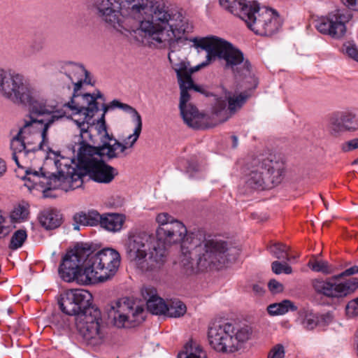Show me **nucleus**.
Masks as SVG:
<instances>
[{"label":"nucleus","instance_id":"48","mask_svg":"<svg viewBox=\"0 0 358 358\" xmlns=\"http://www.w3.org/2000/svg\"><path fill=\"white\" fill-rule=\"evenodd\" d=\"M105 230L110 232H119L121 231L123 225H100Z\"/></svg>","mask_w":358,"mask_h":358},{"label":"nucleus","instance_id":"60","mask_svg":"<svg viewBox=\"0 0 358 358\" xmlns=\"http://www.w3.org/2000/svg\"><path fill=\"white\" fill-rule=\"evenodd\" d=\"M353 164H358V158L356 159L353 162H352Z\"/></svg>","mask_w":358,"mask_h":358},{"label":"nucleus","instance_id":"32","mask_svg":"<svg viewBox=\"0 0 358 358\" xmlns=\"http://www.w3.org/2000/svg\"><path fill=\"white\" fill-rule=\"evenodd\" d=\"M178 358H207L206 353L196 343L187 344L185 352L178 354Z\"/></svg>","mask_w":358,"mask_h":358},{"label":"nucleus","instance_id":"16","mask_svg":"<svg viewBox=\"0 0 358 358\" xmlns=\"http://www.w3.org/2000/svg\"><path fill=\"white\" fill-rule=\"evenodd\" d=\"M82 99L85 101L86 105L88 106V107L85 108L84 106H81L80 109L78 110L79 113L78 115H83V117L80 119H75L73 121L80 130L81 138L84 139L87 137H90L89 131V121L92 119L95 113L99 110L97 99H103V96L100 91H97L96 93L83 94Z\"/></svg>","mask_w":358,"mask_h":358},{"label":"nucleus","instance_id":"58","mask_svg":"<svg viewBox=\"0 0 358 358\" xmlns=\"http://www.w3.org/2000/svg\"><path fill=\"white\" fill-rule=\"evenodd\" d=\"M66 322L64 320H62V322L59 324V327L63 328L66 326Z\"/></svg>","mask_w":358,"mask_h":358},{"label":"nucleus","instance_id":"50","mask_svg":"<svg viewBox=\"0 0 358 358\" xmlns=\"http://www.w3.org/2000/svg\"><path fill=\"white\" fill-rule=\"evenodd\" d=\"M6 171V165L4 160L0 158V176Z\"/></svg>","mask_w":358,"mask_h":358},{"label":"nucleus","instance_id":"33","mask_svg":"<svg viewBox=\"0 0 358 358\" xmlns=\"http://www.w3.org/2000/svg\"><path fill=\"white\" fill-rule=\"evenodd\" d=\"M166 314L171 317H179L182 316L187 310L186 306L180 301H171L167 305Z\"/></svg>","mask_w":358,"mask_h":358},{"label":"nucleus","instance_id":"2","mask_svg":"<svg viewBox=\"0 0 358 358\" xmlns=\"http://www.w3.org/2000/svg\"><path fill=\"white\" fill-rule=\"evenodd\" d=\"M94 6L116 30H140L159 48L171 49L188 27L182 14L162 0H96Z\"/></svg>","mask_w":358,"mask_h":358},{"label":"nucleus","instance_id":"30","mask_svg":"<svg viewBox=\"0 0 358 358\" xmlns=\"http://www.w3.org/2000/svg\"><path fill=\"white\" fill-rule=\"evenodd\" d=\"M27 239V231L23 229H17L11 235L8 247L12 251L17 250L23 246Z\"/></svg>","mask_w":358,"mask_h":358},{"label":"nucleus","instance_id":"11","mask_svg":"<svg viewBox=\"0 0 358 358\" xmlns=\"http://www.w3.org/2000/svg\"><path fill=\"white\" fill-rule=\"evenodd\" d=\"M143 307L129 297L116 301L109 310L115 326L118 328H131L143 322L145 317Z\"/></svg>","mask_w":358,"mask_h":358},{"label":"nucleus","instance_id":"47","mask_svg":"<svg viewBox=\"0 0 358 358\" xmlns=\"http://www.w3.org/2000/svg\"><path fill=\"white\" fill-rule=\"evenodd\" d=\"M348 8L358 11V0H341Z\"/></svg>","mask_w":358,"mask_h":358},{"label":"nucleus","instance_id":"46","mask_svg":"<svg viewBox=\"0 0 358 358\" xmlns=\"http://www.w3.org/2000/svg\"><path fill=\"white\" fill-rule=\"evenodd\" d=\"M187 172L192 176L199 171V165L195 158H192L187 162Z\"/></svg>","mask_w":358,"mask_h":358},{"label":"nucleus","instance_id":"27","mask_svg":"<svg viewBox=\"0 0 358 358\" xmlns=\"http://www.w3.org/2000/svg\"><path fill=\"white\" fill-rule=\"evenodd\" d=\"M220 6L227 10L229 12L234 15H237L239 17L243 20L242 16V6H249L251 1H247L246 0H234L233 2H230L229 0H219Z\"/></svg>","mask_w":358,"mask_h":358},{"label":"nucleus","instance_id":"39","mask_svg":"<svg viewBox=\"0 0 358 358\" xmlns=\"http://www.w3.org/2000/svg\"><path fill=\"white\" fill-rule=\"evenodd\" d=\"M287 261L280 262L278 261H274L271 264L272 271L277 274H281L282 273L285 274H290L292 272V267L287 263Z\"/></svg>","mask_w":358,"mask_h":358},{"label":"nucleus","instance_id":"1","mask_svg":"<svg viewBox=\"0 0 358 358\" xmlns=\"http://www.w3.org/2000/svg\"><path fill=\"white\" fill-rule=\"evenodd\" d=\"M166 229L159 225L156 236L143 231L129 236V255L142 271H159L167 259L166 244L176 243H181L180 264L187 275L197 268L204 270L228 260L225 241L216 238L206 239L201 232L187 234L186 225Z\"/></svg>","mask_w":358,"mask_h":358},{"label":"nucleus","instance_id":"28","mask_svg":"<svg viewBox=\"0 0 358 358\" xmlns=\"http://www.w3.org/2000/svg\"><path fill=\"white\" fill-rule=\"evenodd\" d=\"M39 224H62V215L57 209H45L38 215Z\"/></svg>","mask_w":358,"mask_h":358},{"label":"nucleus","instance_id":"19","mask_svg":"<svg viewBox=\"0 0 358 358\" xmlns=\"http://www.w3.org/2000/svg\"><path fill=\"white\" fill-rule=\"evenodd\" d=\"M248 96L243 93L237 96L229 95L225 98H218L213 108V113L222 118V121H226L243 106Z\"/></svg>","mask_w":358,"mask_h":358},{"label":"nucleus","instance_id":"61","mask_svg":"<svg viewBox=\"0 0 358 358\" xmlns=\"http://www.w3.org/2000/svg\"><path fill=\"white\" fill-rule=\"evenodd\" d=\"M62 316L61 315H56L54 317V320H57L59 317H61Z\"/></svg>","mask_w":358,"mask_h":358},{"label":"nucleus","instance_id":"53","mask_svg":"<svg viewBox=\"0 0 358 358\" xmlns=\"http://www.w3.org/2000/svg\"><path fill=\"white\" fill-rule=\"evenodd\" d=\"M6 229L4 225H0V238L6 234V233L4 231Z\"/></svg>","mask_w":358,"mask_h":358},{"label":"nucleus","instance_id":"18","mask_svg":"<svg viewBox=\"0 0 358 358\" xmlns=\"http://www.w3.org/2000/svg\"><path fill=\"white\" fill-rule=\"evenodd\" d=\"M176 57V52L174 50H171L168 55L169 60L171 64L172 68L176 73L177 78H181L184 83L189 90H194L196 92H201V87L194 84L192 75L206 66L208 62H202L194 67L189 66V63L185 61L176 62L174 57Z\"/></svg>","mask_w":358,"mask_h":358},{"label":"nucleus","instance_id":"26","mask_svg":"<svg viewBox=\"0 0 358 358\" xmlns=\"http://www.w3.org/2000/svg\"><path fill=\"white\" fill-rule=\"evenodd\" d=\"M71 82L74 85L73 96L71 101L66 103L64 106L70 108L73 115H78L79 113L78 110H80L81 108L78 101H79V99H83V94H80L79 91L80 90L84 82L83 81V79H78L75 80V81Z\"/></svg>","mask_w":358,"mask_h":358},{"label":"nucleus","instance_id":"3","mask_svg":"<svg viewBox=\"0 0 358 358\" xmlns=\"http://www.w3.org/2000/svg\"><path fill=\"white\" fill-rule=\"evenodd\" d=\"M87 138H82L80 148L78 152V169L67 165L63 164L59 160H55V164L58 169V176L52 174L48 177L41 171H32L28 169L25 171V176L22 180L27 181L25 185L31 188L41 187L45 189H50L52 181L64 182L69 184V188L73 189L76 188L73 183L76 182H82V177L86 174L94 180L99 183L108 184L111 182L115 176L118 175V171L108 165L102 159H98L94 157L97 155V151L94 146L86 143Z\"/></svg>","mask_w":358,"mask_h":358},{"label":"nucleus","instance_id":"14","mask_svg":"<svg viewBox=\"0 0 358 358\" xmlns=\"http://www.w3.org/2000/svg\"><path fill=\"white\" fill-rule=\"evenodd\" d=\"M109 110V106L106 104L103 105V114L101 117L96 120L90 122V127H94L97 134L101 136V141L102 145L98 147H94L97 151V154L100 157H106L108 160L118 157L117 150H120V152H124L127 149L124 144H122L117 139L113 138V136L110 135L107 130V125L105 120V115L107 111ZM90 127H89L90 129Z\"/></svg>","mask_w":358,"mask_h":358},{"label":"nucleus","instance_id":"51","mask_svg":"<svg viewBox=\"0 0 358 358\" xmlns=\"http://www.w3.org/2000/svg\"><path fill=\"white\" fill-rule=\"evenodd\" d=\"M45 231H50L57 229L60 225H40Z\"/></svg>","mask_w":358,"mask_h":358},{"label":"nucleus","instance_id":"29","mask_svg":"<svg viewBox=\"0 0 358 358\" xmlns=\"http://www.w3.org/2000/svg\"><path fill=\"white\" fill-rule=\"evenodd\" d=\"M29 215V207L27 204L19 203L14 206L10 213V221L15 222H24L28 220Z\"/></svg>","mask_w":358,"mask_h":358},{"label":"nucleus","instance_id":"31","mask_svg":"<svg viewBox=\"0 0 358 358\" xmlns=\"http://www.w3.org/2000/svg\"><path fill=\"white\" fill-rule=\"evenodd\" d=\"M268 250L275 258L289 261L290 257L288 254L289 248L282 243H274L268 246Z\"/></svg>","mask_w":358,"mask_h":358},{"label":"nucleus","instance_id":"8","mask_svg":"<svg viewBox=\"0 0 358 358\" xmlns=\"http://www.w3.org/2000/svg\"><path fill=\"white\" fill-rule=\"evenodd\" d=\"M249 170L245 180L246 187L263 191L270 189L282 182L285 165L275 155H261L252 160Z\"/></svg>","mask_w":358,"mask_h":358},{"label":"nucleus","instance_id":"9","mask_svg":"<svg viewBox=\"0 0 358 358\" xmlns=\"http://www.w3.org/2000/svg\"><path fill=\"white\" fill-rule=\"evenodd\" d=\"M243 20L255 34L271 36L280 28L282 23L275 10L259 8L256 1H251L249 6H243Z\"/></svg>","mask_w":358,"mask_h":358},{"label":"nucleus","instance_id":"55","mask_svg":"<svg viewBox=\"0 0 358 358\" xmlns=\"http://www.w3.org/2000/svg\"><path fill=\"white\" fill-rule=\"evenodd\" d=\"M232 140H233V148H236L238 145V138L236 136H232Z\"/></svg>","mask_w":358,"mask_h":358},{"label":"nucleus","instance_id":"6","mask_svg":"<svg viewBox=\"0 0 358 358\" xmlns=\"http://www.w3.org/2000/svg\"><path fill=\"white\" fill-rule=\"evenodd\" d=\"M196 48H201L207 52L206 60L208 65L216 57L223 59L226 62V68H230L236 76H247L250 75L251 64L248 60H244L243 52L233 45L217 36H210L203 38L190 39Z\"/></svg>","mask_w":358,"mask_h":358},{"label":"nucleus","instance_id":"13","mask_svg":"<svg viewBox=\"0 0 358 358\" xmlns=\"http://www.w3.org/2000/svg\"><path fill=\"white\" fill-rule=\"evenodd\" d=\"M60 309L68 315L76 317L87 313L90 308H97L92 305V296L90 292L83 289H73L61 294L58 301Z\"/></svg>","mask_w":358,"mask_h":358},{"label":"nucleus","instance_id":"12","mask_svg":"<svg viewBox=\"0 0 358 358\" xmlns=\"http://www.w3.org/2000/svg\"><path fill=\"white\" fill-rule=\"evenodd\" d=\"M76 324L80 336L87 345H98L104 338L103 325L100 310L90 308L87 313L76 317Z\"/></svg>","mask_w":358,"mask_h":358},{"label":"nucleus","instance_id":"15","mask_svg":"<svg viewBox=\"0 0 358 358\" xmlns=\"http://www.w3.org/2000/svg\"><path fill=\"white\" fill-rule=\"evenodd\" d=\"M352 15L346 9H337L326 16L320 17L315 24L317 30L321 34L329 35L335 38L343 37L346 32V24Z\"/></svg>","mask_w":358,"mask_h":358},{"label":"nucleus","instance_id":"34","mask_svg":"<svg viewBox=\"0 0 358 358\" xmlns=\"http://www.w3.org/2000/svg\"><path fill=\"white\" fill-rule=\"evenodd\" d=\"M107 106H109V108H118L125 113L130 114L133 122L142 120L139 113L134 108L127 103H122L120 101L115 99Z\"/></svg>","mask_w":358,"mask_h":358},{"label":"nucleus","instance_id":"49","mask_svg":"<svg viewBox=\"0 0 358 358\" xmlns=\"http://www.w3.org/2000/svg\"><path fill=\"white\" fill-rule=\"evenodd\" d=\"M85 73H85L84 76L83 77V81L84 82V83L93 85V83H92V79H91V76H90V72H88L85 69Z\"/></svg>","mask_w":358,"mask_h":358},{"label":"nucleus","instance_id":"42","mask_svg":"<svg viewBox=\"0 0 358 358\" xmlns=\"http://www.w3.org/2000/svg\"><path fill=\"white\" fill-rule=\"evenodd\" d=\"M346 314L349 317L358 315V297L351 300L346 306Z\"/></svg>","mask_w":358,"mask_h":358},{"label":"nucleus","instance_id":"35","mask_svg":"<svg viewBox=\"0 0 358 358\" xmlns=\"http://www.w3.org/2000/svg\"><path fill=\"white\" fill-rule=\"evenodd\" d=\"M135 124V129L134 130V133L132 134H130L124 141V143H121L122 144H124L125 146L127 148H131L135 144V143L137 141L138 138L140 136V134L142 131V120L134 122H133Z\"/></svg>","mask_w":358,"mask_h":358},{"label":"nucleus","instance_id":"45","mask_svg":"<svg viewBox=\"0 0 358 358\" xmlns=\"http://www.w3.org/2000/svg\"><path fill=\"white\" fill-rule=\"evenodd\" d=\"M268 287L269 290L273 294H277L282 292L283 290V285L280 282L277 281L275 279L271 280L268 283Z\"/></svg>","mask_w":358,"mask_h":358},{"label":"nucleus","instance_id":"21","mask_svg":"<svg viewBox=\"0 0 358 358\" xmlns=\"http://www.w3.org/2000/svg\"><path fill=\"white\" fill-rule=\"evenodd\" d=\"M178 82L180 90L179 108L181 116L188 126L194 127V120L198 117V110L193 105L187 104L190 99V94L188 92L189 90L187 87L184 81L181 78H178Z\"/></svg>","mask_w":358,"mask_h":358},{"label":"nucleus","instance_id":"43","mask_svg":"<svg viewBox=\"0 0 358 358\" xmlns=\"http://www.w3.org/2000/svg\"><path fill=\"white\" fill-rule=\"evenodd\" d=\"M341 149L343 152H348L358 149V138L344 142L341 144Z\"/></svg>","mask_w":358,"mask_h":358},{"label":"nucleus","instance_id":"24","mask_svg":"<svg viewBox=\"0 0 358 358\" xmlns=\"http://www.w3.org/2000/svg\"><path fill=\"white\" fill-rule=\"evenodd\" d=\"M297 322L306 330H313L318 326L317 313L308 310H301L299 312Z\"/></svg>","mask_w":358,"mask_h":358},{"label":"nucleus","instance_id":"41","mask_svg":"<svg viewBox=\"0 0 358 358\" xmlns=\"http://www.w3.org/2000/svg\"><path fill=\"white\" fill-rule=\"evenodd\" d=\"M285 350L282 344H277L273 346L268 353V358H285Z\"/></svg>","mask_w":358,"mask_h":358},{"label":"nucleus","instance_id":"56","mask_svg":"<svg viewBox=\"0 0 358 358\" xmlns=\"http://www.w3.org/2000/svg\"><path fill=\"white\" fill-rule=\"evenodd\" d=\"M6 222V217L3 215L1 210H0V224H3Z\"/></svg>","mask_w":358,"mask_h":358},{"label":"nucleus","instance_id":"4","mask_svg":"<svg viewBox=\"0 0 358 358\" xmlns=\"http://www.w3.org/2000/svg\"><path fill=\"white\" fill-rule=\"evenodd\" d=\"M120 264V255L112 248L96 252L87 243H78L68 251L59 267V274L66 282L83 284L104 282L115 275Z\"/></svg>","mask_w":358,"mask_h":358},{"label":"nucleus","instance_id":"5","mask_svg":"<svg viewBox=\"0 0 358 358\" xmlns=\"http://www.w3.org/2000/svg\"><path fill=\"white\" fill-rule=\"evenodd\" d=\"M0 95L15 105L29 106L31 122H26L25 127H29L32 122L43 124V120H37L34 117L50 115L41 132L39 149H42L50 126L63 117L65 113L55 111V108L48 105L46 99L36 95L35 89L23 74L12 69L0 68Z\"/></svg>","mask_w":358,"mask_h":358},{"label":"nucleus","instance_id":"17","mask_svg":"<svg viewBox=\"0 0 358 358\" xmlns=\"http://www.w3.org/2000/svg\"><path fill=\"white\" fill-rule=\"evenodd\" d=\"M328 128L334 136H338L343 132L358 131V115L351 111L333 113L329 118Z\"/></svg>","mask_w":358,"mask_h":358},{"label":"nucleus","instance_id":"54","mask_svg":"<svg viewBox=\"0 0 358 358\" xmlns=\"http://www.w3.org/2000/svg\"><path fill=\"white\" fill-rule=\"evenodd\" d=\"M253 290L257 293H261L262 291V289L259 285H253Z\"/></svg>","mask_w":358,"mask_h":358},{"label":"nucleus","instance_id":"62","mask_svg":"<svg viewBox=\"0 0 358 358\" xmlns=\"http://www.w3.org/2000/svg\"><path fill=\"white\" fill-rule=\"evenodd\" d=\"M323 224H327V221H325L322 223Z\"/></svg>","mask_w":358,"mask_h":358},{"label":"nucleus","instance_id":"23","mask_svg":"<svg viewBox=\"0 0 358 358\" xmlns=\"http://www.w3.org/2000/svg\"><path fill=\"white\" fill-rule=\"evenodd\" d=\"M60 73L66 76L71 81L83 79L85 73H86L85 69L83 65L71 62H65L62 64Z\"/></svg>","mask_w":358,"mask_h":358},{"label":"nucleus","instance_id":"22","mask_svg":"<svg viewBox=\"0 0 358 358\" xmlns=\"http://www.w3.org/2000/svg\"><path fill=\"white\" fill-rule=\"evenodd\" d=\"M142 296L146 301L148 310L153 315H165L167 304L163 299L158 296L153 287H145L142 289Z\"/></svg>","mask_w":358,"mask_h":358},{"label":"nucleus","instance_id":"57","mask_svg":"<svg viewBox=\"0 0 358 358\" xmlns=\"http://www.w3.org/2000/svg\"><path fill=\"white\" fill-rule=\"evenodd\" d=\"M79 101L78 102L79 103L80 106H84L85 108H87L88 106L86 105L85 101H84L83 99H79Z\"/></svg>","mask_w":358,"mask_h":358},{"label":"nucleus","instance_id":"20","mask_svg":"<svg viewBox=\"0 0 358 358\" xmlns=\"http://www.w3.org/2000/svg\"><path fill=\"white\" fill-rule=\"evenodd\" d=\"M73 219L75 224H124L126 217L120 213L100 215L96 210H91L87 213H76Z\"/></svg>","mask_w":358,"mask_h":358},{"label":"nucleus","instance_id":"36","mask_svg":"<svg viewBox=\"0 0 358 358\" xmlns=\"http://www.w3.org/2000/svg\"><path fill=\"white\" fill-rule=\"evenodd\" d=\"M23 129H21L17 134L13 138L10 142V149L13 152L20 153L26 149L25 143L22 136Z\"/></svg>","mask_w":358,"mask_h":358},{"label":"nucleus","instance_id":"52","mask_svg":"<svg viewBox=\"0 0 358 358\" xmlns=\"http://www.w3.org/2000/svg\"><path fill=\"white\" fill-rule=\"evenodd\" d=\"M17 153L13 152V154H12V159L15 161L16 165L18 167H21V166L20 164V162H19V160H18V157L17 156Z\"/></svg>","mask_w":358,"mask_h":358},{"label":"nucleus","instance_id":"25","mask_svg":"<svg viewBox=\"0 0 358 358\" xmlns=\"http://www.w3.org/2000/svg\"><path fill=\"white\" fill-rule=\"evenodd\" d=\"M296 310L297 306L294 303L288 299H285L279 303L270 304L267 308L268 313L271 315H282L289 310L295 311Z\"/></svg>","mask_w":358,"mask_h":358},{"label":"nucleus","instance_id":"7","mask_svg":"<svg viewBox=\"0 0 358 358\" xmlns=\"http://www.w3.org/2000/svg\"><path fill=\"white\" fill-rule=\"evenodd\" d=\"M252 335L248 325H235L229 322H216L208 327V340L210 348L222 354L240 350Z\"/></svg>","mask_w":358,"mask_h":358},{"label":"nucleus","instance_id":"37","mask_svg":"<svg viewBox=\"0 0 358 358\" xmlns=\"http://www.w3.org/2000/svg\"><path fill=\"white\" fill-rule=\"evenodd\" d=\"M308 266L313 271L321 272L324 274H329L331 273V270L329 266V264L326 261H310L308 263Z\"/></svg>","mask_w":358,"mask_h":358},{"label":"nucleus","instance_id":"10","mask_svg":"<svg viewBox=\"0 0 358 358\" xmlns=\"http://www.w3.org/2000/svg\"><path fill=\"white\" fill-rule=\"evenodd\" d=\"M358 273V266H353L345 269L338 275L327 280L315 279L312 282L313 287L317 294L328 298H341L354 292L358 288V278H352L343 282L337 280L344 276H350Z\"/></svg>","mask_w":358,"mask_h":358},{"label":"nucleus","instance_id":"38","mask_svg":"<svg viewBox=\"0 0 358 358\" xmlns=\"http://www.w3.org/2000/svg\"><path fill=\"white\" fill-rule=\"evenodd\" d=\"M342 50L350 58L358 62V47L354 42L348 41L345 43Z\"/></svg>","mask_w":358,"mask_h":358},{"label":"nucleus","instance_id":"44","mask_svg":"<svg viewBox=\"0 0 358 358\" xmlns=\"http://www.w3.org/2000/svg\"><path fill=\"white\" fill-rule=\"evenodd\" d=\"M318 326L324 327L329 325L333 320V316L330 313L317 314Z\"/></svg>","mask_w":358,"mask_h":358},{"label":"nucleus","instance_id":"40","mask_svg":"<svg viewBox=\"0 0 358 358\" xmlns=\"http://www.w3.org/2000/svg\"><path fill=\"white\" fill-rule=\"evenodd\" d=\"M156 222L157 224H183L166 213H159L156 217Z\"/></svg>","mask_w":358,"mask_h":358},{"label":"nucleus","instance_id":"59","mask_svg":"<svg viewBox=\"0 0 358 358\" xmlns=\"http://www.w3.org/2000/svg\"><path fill=\"white\" fill-rule=\"evenodd\" d=\"M74 226V230L79 231L80 230V225H73Z\"/></svg>","mask_w":358,"mask_h":358}]
</instances>
